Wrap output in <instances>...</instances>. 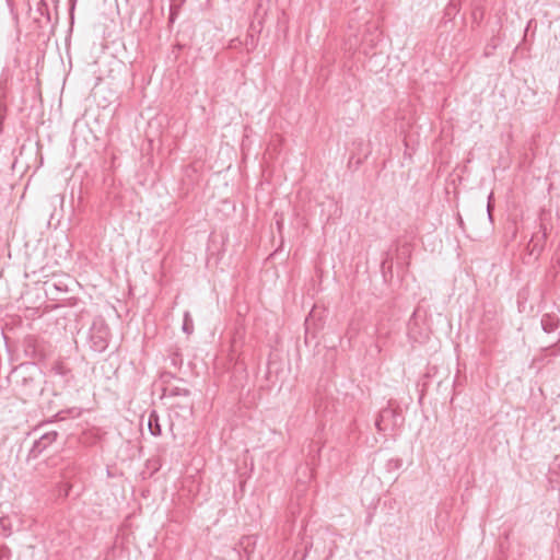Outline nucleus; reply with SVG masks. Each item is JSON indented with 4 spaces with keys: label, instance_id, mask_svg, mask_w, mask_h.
Here are the masks:
<instances>
[{
    "label": "nucleus",
    "instance_id": "20e7f679",
    "mask_svg": "<svg viewBox=\"0 0 560 560\" xmlns=\"http://www.w3.org/2000/svg\"><path fill=\"white\" fill-rule=\"evenodd\" d=\"M402 420L404 418L398 410L385 407L381 409L377 418L375 419V428L378 432L385 433L399 427L402 423Z\"/></svg>",
    "mask_w": 560,
    "mask_h": 560
},
{
    "label": "nucleus",
    "instance_id": "aec40b11",
    "mask_svg": "<svg viewBox=\"0 0 560 560\" xmlns=\"http://www.w3.org/2000/svg\"><path fill=\"white\" fill-rule=\"evenodd\" d=\"M74 411H75V416H80V411L78 409H71L68 412H74Z\"/></svg>",
    "mask_w": 560,
    "mask_h": 560
},
{
    "label": "nucleus",
    "instance_id": "f03ea898",
    "mask_svg": "<svg viewBox=\"0 0 560 560\" xmlns=\"http://www.w3.org/2000/svg\"><path fill=\"white\" fill-rule=\"evenodd\" d=\"M110 331L102 317H95L89 330L90 348L94 352L102 353L108 348Z\"/></svg>",
    "mask_w": 560,
    "mask_h": 560
},
{
    "label": "nucleus",
    "instance_id": "6ab92c4d",
    "mask_svg": "<svg viewBox=\"0 0 560 560\" xmlns=\"http://www.w3.org/2000/svg\"><path fill=\"white\" fill-rule=\"evenodd\" d=\"M175 18H176V12L173 9H171V13H170V18H168L170 22L173 23L175 21Z\"/></svg>",
    "mask_w": 560,
    "mask_h": 560
},
{
    "label": "nucleus",
    "instance_id": "2eb2a0df",
    "mask_svg": "<svg viewBox=\"0 0 560 560\" xmlns=\"http://www.w3.org/2000/svg\"><path fill=\"white\" fill-rule=\"evenodd\" d=\"M190 395V390L184 387L174 386L170 388V396H184L188 397Z\"/></svg>",
    "mask_w": 560,
    "mask_h": 560
},
{
    "label": "nucleus",
    "instance_id": "a211bd4d",
    "mask_svg": "<svg viewBox=\"0 0 560 560\" xmlns=\"http://www.w3.org/2000/svg\"><path fill=\"white\" fill-rule=\"evenodd\" d=\"M492 200H493V192H490L488 196V201H487V212H488V218L490 221H492V209H493Z\"/></svg>",
    "mask_w": 560,
    "mask_h": 560
},
{
    "label": "nucleus",
    "instance_id": "1a4fd4ad",
    "mask_svg": "<svg viewBox=\"0 0 560 560\" xmlns=\"http://www.w3.org/2000/svg\"><path fill=\"white\" fill-rule=\"evenodd\" d=\"M371 150H366L363 153V156H358L357 153H352L349 158L348 166L349 168L358 170L363 161L370 155Z\"/></svg>",
    "mask_w": 560,
    "mask_h": 560
},
{
    "label": "nucleus",
    "instance_id": "5701e85b",
    "mask_svg": "<svg viewBox=\"0 0 560 560\" xmlns=\"http://www.w3.org/2000/svg\"><path fill=\"white\" fill-rule=\"evenodd\" d=\"M448 9H453V10H456V7L454 4H450V8Z\"/></svg>",
    "mask_w": 560,
    "mask_h": 560
},
{
    "label": "nucleus",
    "instance_id": "4468645a",
    "mask_svg": "<svg viewBox=\"0 0 560 560\" xmlns=\"http://www.w3.org/2000/svg\"><path fill=\"white\" fill-rule=\"evenodd\" d=\"M353 145L355 147V151L353 153H357V155L359 156H363V153L366 151V150H370L369 149V145L364 143V140L363 139H358L355 141H353Z\"/></svg>",
    "mask_w": 560,
    "mask_h": 560
},
{
    "label": "nucleus",
    "instance_id": "9b49d317",
    "mask_svg": "<svg viewBox=\"0 0 560 560\" xmlns=\"http://www.w3.org/2000/svg\"><path fill=\"white\" fill-rule=\"evenodd\" d=\"M12 534V523L8 516L0 517V535L9 537Z\"/></svg>",
    "mask_w": 560,
    "mask_h": 560
},
{
    "label": "nucleus",
    "instance_id": "7ed1b4c3",
    "mask_svg": "<svg viewBox=\"0 0 560 560\" xmlns=\"http://www.w3.org/2000/svg\"><path fill=\"white\" fill-rule=\"evenodd\" d=\"M23 352L26 358L43 361L49 353L47 342L37 336L27 335L22 342Z\"/></svg>",
    "mask_w": 560,
    "mask_h": 560
},
{
    "label": "nucleus",
    "instance_id": "39448f33",
    "mask_svg": "<svg viewBox=\"0 0 560 560\" xmlns=\"http://www.w3.org/2000/svg\"><path fill=\"white\" fill-rule=\"evenodd\" d=\"M59 433L55 430L44 432L36 439L28 451L27 460L39 457L52 443L57 441Z\"/></svg>",
    "mask_w": 560,
    "mask_h": 560
},
{
    "label": "nucleus",
    "instance_id": "6e6552de",
    "mask_svg": "<svg viewBox=\"0 0 560 560\" xmlns=\"http://www.w3.org/2000/svg\"><path fill=\"white\" fill-rule=\"evenodd\" d=\"M148 428L153 436H160L162 434V428L160 424V417L156 410L152 409L148 416Z\"/></svg>",
    "mask_w": 560,
    "mask_h": 560
},
{
    "label": "nucleus",
    "instance_id": "393cba45",
    "mask_svg": "<svg viewBox=\"0 0 560 560\" xmlns=\"http://www.w3.org/2000/svg\"><path fill=\"white\" fill-rule=\"evenodd\" d=\"M399 465H400V460L396 459V467H399Z\"/></svg>",
    "mask_w": 560,
    "mask_h": 560
},
{
    "label": "nucleus",
    "instance_id": "412c9836",
    "mask_svg": "<svg viewBox=\"0 0 560 560\" xmlns=\"http://www.w3.org/2000/svg\"><path fill=\"white\" fill-rule=\"evenodd\" d=\"M63 412H65V411H60V412H58V413H57V417H58L59 419H65V417H63V416H61Z\"/></svg>",
    "mask_w": 560,
    "mask_h": 560
},
{
    "label": "nucleus",
    "instance_id": "b1692460",
    "mask_svg": "<svg viewBox=\"0 0 560 560\" xmlns=\"http://www.w3.org/2000/svg\"><path fill=\"white\" fill-rule=\"evenodd\" d=\"M277 225H278V228H279V229H281L282 223H281L280 221H278V222H277Z\"/></svg>",
    "mask_w": 560,
    "mask_h": 560
},
{
    "label": "nucleus",
    "instance_id": "9d476101",
    "mask_svg": "<svg viewBox=\"0 0 560 560\" xmlns=\"http://www.w3.org/2000/svg\"><path fill=\"white\" fill-rule=\"evenodd\" d=\"M541 351H542V354L538 359L539 361H545V358L547 355L558 357L560 354V339L556 343L548 346L546 348H542Z\"/></svg>",
    "mask_w": 560,
    "mask_h": 560
},
{
    "label": "nucleus",
    "instance_id": "0eeeda50",
    "mask_svg": "<svg viewBox=\"0 0 560 560\" xmlns=\"http://www.w3.org/2000/svg\"><path fill=\"white\" fill-rule=\"evenodd\" d=\"M560 319L556 314H544L540 320L545 332L550 334L558 329Z\"/></svg>",
    "mask_w": 560,
    "mask_h": 560
},
{
    "label": "nucleus",
    "instance_id": "ddd939ff",
    "mask_svg": "<svg viewBox=\"0 0 560 560\" xmlns=\"http://www.w3.org/2000/svg\"><path fill=\"white\" fill-rule=\"evenodd\" d=\"M417 320H416V312L411 315L409 322H408V335L411 338L417 339Z\"/></svg>",
    "mask_w": 560,
    "mask_h": 560
},
{
    "label": "nucleus",
    "instance_id": "f8f14e48",
    "mask_svg": "<svg viewBox=\"0 0 560 560\" xmlns=\"http://www.w3.org/2000/svg\"><path fill=\"white\" fill-rule=\"evenodd\" d=\"M255 538L252 536H245L241 539L240 546L244 549L246 553H249L255 547Z\"/></svg>",
    "mask_w": 560,
    "mask_h": 560
},
{
    "label": "nucleus",
    "instance_id": "a878e982",
    "mask_svg": "<svg viewBox=\"0 0 560 560\" xmlns=\"http://www.w3.org/2000/svg\"><path fill=\"white\" fill-rule=\"evenodd\" d=\"M306 557V552L302 556V559L301 560H304Z\"/></svg>",
    "mask_w": 560,
    "mask_h": 560
},
{
    "label": "nucleus",
    "instance_id": "f257e3e1",
    "mask_svg": "<svg viewBox=\"0 0 560 560\" xmlns=\"http://www.w3.org/2000/svg\"><path fill=\"white\" fill-rule=\"evenodd\" d=\"M15 395L23 401L35 398L43 393L44 374L35 363H22L10 376Z\"/></svg>",
    "mask_w": 560,
    "mask_h": 560
},
{
    "label": "nucleus",
    "instance_id": "f3484780",
    "mask_svg": "<svg viewBox=\"0 0 560 560\" xmlns=\"http://www.w3.org/2000/svg\"><path fill=\"white\" fill-rule=\"evenodd\" d=\"M10 549L5 545L0 546V560H10Z\"/></svg>",
    "mask_w": 560,
    "mask_h": 560
},
{
    "label": "nucleus",
    "instance_id": "423d86ee",
    "mask_svg": "<svg viewBox=\"0 0 560 560\" xmlns=\"http://www.w3.org/2000/svg\"><path fill=\"white\" fill-rule=\"evenodd\" d=\"M546 238H547V229L545 225L540 224L539 232L535 233L530 238V242L528 245V246H530V254H535V253L539 254L544 248Z\"/></svg>",
    "mask_w": 560,
    "mask_h": 560
},
{
    "label": "nucleus",
    "instance_id": "dca6fc26",
    "mask_svg": "<svg viewBox=\"0 0 560 560\" xmlns=\"http://www.w3.org/2000/svg\"><path fill=\"white\" fill-rule=\"evenodd\" d=\"M194 329L192 319L188 312L184 315L183 330L187 334H191Z\"/></svg>",
    "mask_w": 560,
    "mask_h": 560
},
{
    "label": "nucleus",
    "instance_id": "4be33fe9",
    "mask_svg": "<svg viewBox=\"0 0 560 560\" xmlns=\"http://www.w3.org/2000/svg\"><path fill=\"white\" fill-rule=\"evenodd\" d=\"M71 3H72V4H71V12H72V11H73V9H74L75 0H71Z\"/></svg>",
    "mask_w": 560,
    "mask_h": 560
}]
</instances>
